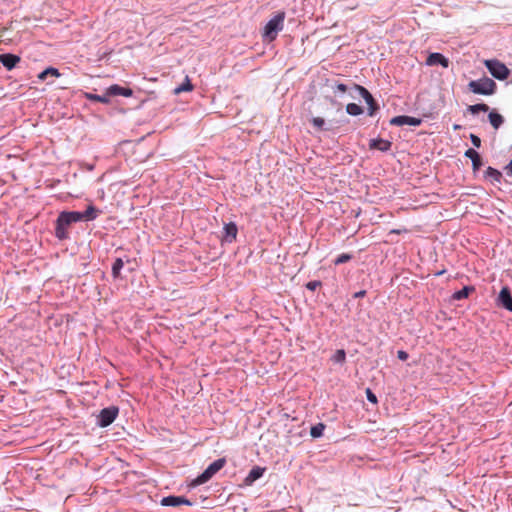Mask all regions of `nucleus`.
Wrapping results in <instances>:
<instances>
[{"instance_id":"41","label":"nucleus","mask_w":512,"mask_h":512,"mask_svg":"<svg viewBox=\"0 0 512 512\" xmlns=\"http://www.w3.org/2000/svg\"><path fill=\"white\" fill-rule=\"evenodd\" d=\"M453 129L454 130H459V129H461V125L454 124Z\"/></svg>"},{"instance_id":"31","label":"nucleus","mask_w":512,"mask_h":512,"mask_svg":"<svg viewBox=\"0 0 512 512\" xmlns=\"http://www.w3.org/2000/svg\"><path fill=\"white\" fill-rule=\"evenodd\" d=\"M352 259V255L351 254H348V253H342L340 255H338L335 259H334V264L335 265H341V264H344L348 261H350Z\"/></svg>"},{"instance_id":"34","label":"nucleus","mask_w":512,"mask_h":512,"mask_svg":"<svg viewBox=\"0 0 512 512\" xmlns=\"http://www.w3.org/2000/svg\"><path fill=\"white\" fill-rule=\"evenodd\" d=\"M366 397L370 403L376 404L378 402L377 396L369 388L366 389Z\"/></svg>"},{"instance_id":"10","label":"nucleus","mask_w":512,"mask_h":512,"mask_svg":"<svg viewBox=\"0 0 512 512\" xmlns=\"http://www.w3.org/2000/svg\"><path fill=\"white\" fill-rule=\"evenodd\" d=\"M161 505L166 507H177L180 505L191 506L192 502L184 496L169 495L161 499Z\"/></svg>"},{"instance_id":"28","label":"nucleus","mask_w":512,"mask_h":512,"mask_svg":"<svg viewBox=\"0 0 512 512\" xmlns=\"http://www.w3.org/2000/svg\"><path fill=\"white\" fill-rule=\"evenodd\" d=\"M324 429L325 425L323 423H317L311 427L310 435L312 438H319L323 435Z\"/></svg>"},{"instance_id":"7","label":"nucleus","mask_w":512,"mask_h":512,"mask_svg":"<svg viewBox=\"0 0 512 512\" xmlns=\"http://www.w3.org/2000/svg\"><path fill=\"white\" fill-rule=\"evenodd\" d=\"M119 414V408L117 406H109L103 408L97 416V425L105 428L111 425Z\"/></svg>"},{"instance_id":"27","label":"nucleus","mask_w":512,"mask_h":512,"mask_svg":"<svg viewBox=\"0 0 512 512\" xmlns=\"http://www.w3.org/2000/svg\"><path fill=\"white\" fill-rule=\"evenodd\" d=\"M192 89H193V85L191 84L190 79L188 77H186L184 83H182L181 85H179L178 87H176L174 89V93L180 94L182 92L192 91Z\"/></svg>"},{"instance_id":"12","label":"nucleus","mask_w":512,"mask_h":512,"mask_svg":"<svg viewBox=\"0 0 512 512\" xmlns=\"http://www.w3.org/2000/svg\"><path fill=\"white\" fill-rule=\"evenodd\" d=\"M426 65L434 66L441 65L444 68L449 66V60L443 54L438 52L430 53L426 59Z\"/></svg>"},{"instance_id":"21","label":"nucleus","mask_w":512,"mask_h":512,"mask_svg":"<svg viewBox=\"0 0 512 512\" xmlns=\"http://www.w3.org/2000/svg\"><path fill=\"white\" fill-rule=\"evenodd\" d=\"M485 177L491 179L492 182L501 183L502 173L499 170L489 166L486 169Z\"/></svg>"},{"instance_id":"24","label":"nucleus","mask_w":512,"mask_h":512,"mask_svg":"<svg viewBox=\"0 0 512 512\" xmlns=\"http://www.w3.org/2000/svg\"><path fill=\"white\" fill-rule=\"evenodd\" d=\"M48 76L59 77L60 72L57 68L48 67L38 74V79L44 81Z\"/></svg>"},{"instance_id":"19","label":"nucleus","mask_w":512,"mask_h":512,"mask_svg":"<svg viewBox=\"0 0 512 512\" xmlns=\"http://www.w3.org/2000/svg\"><path fill=\"white\" fill-rule=\"evenodd\" d=\"M474 291H475L474 286H464L462 289L455 291L452 294V299L456 300V301L466 299L469 296V294Z\"/></svg>"},{"instance_id":"9","label":"nucleus","mask_w":512,"mask_h":512,"mask_svg":"<svg viewBox=\"0 0 512 512\" xmlns=\"http://www.w3.org/2000/svg\"><path fill=\"white\" fill-rule=\"evenodd\" d=\"M497 305L512 312V294L507 286L502 287L497 298Z\"/></svg>"},{"instance_id":"32","label":"nucleus","mask_w":512,"mask_h":512,"mask_svg":"<svg viewBox=\"0 0 512 512\" xmlns=\"http://www.w3.org/2000/svg\"><path fill=\"white\" fill-rule=\"evenodd\" d=\"M346 359V352L343 349H339L335 352L332 357L333 362L335 363H343Z\"/></svg>"},{"instance_id":"36","label":"nucleus","mask_w":512,"mask_h":512,"mask_svg":"<svg viewBox=\"0 0 512 512\" xmlns=\"http://www.w3.org/2000/svg\"><path fill=\"white\" fill-rule=\"evenodd\" d=\"M350 91V88H348V86L344 83H338L335 88H334V92H341V93H344L346 91Z\"/></svg>"},{"instance_id":"18","label":"nucleus","mask_w":512,"mask_h":512,"mask_svg":"<svg viewBox=\"0 0 512 512\" xmlns=\"http://www.w3.org/2000/svg\"><path fill=\"white\" fill-rule=\"evenodd\" d=\"M488 120L494 129H499L504 123V117L495 109L489 111Z\"/></svg>"},{"instance_id":"30","label":"nucleus","mask_w":512,"mask_h":512,"mask_svg":"<svg viewBox=\"0 0 512 512\" xmlns=\"http://www.w3.org/2000/svg\"><path fill=\"white\" fill-rule=\"evenodd\" d=\"M66 213L73 223L84 221L83 211H66Z\"/></svg>"},{"instance_id":"11","label":"nucleus","mask_w":512,"mask_h":512,"mask_svg":"<svg viewBox=\"0 0 512 512\" xmlns=\"http://www.w3.org/2000/svg\"><path fill=\"white\" fill-rule=\"evenodd\" d=\"M21 58L12 53H3L0 54V63L7 69L12 70L16 67V65L20 62Z\"/></svg>"},{"instance_id":"13","label":"nucleus","mask_w":512,"mask_h":512,"mask_svg":"<svg viewBox=\"0 0 512 512\" xmlns=\"http://www.w3.org/2000/svg\"><path fill=\"white\" fill-rule=\"evenodd\" d=\"M223 230H224L223 240L226 243H232L233 241L236 240L237 233H238V228H237L236 223H234V222L226 223L223 227Z\"/></svg>"},{"instance_id":"6","label":"nucleus","mask_w":512,"mask_h":512,"mask_svg":"<svg viewBox=\"0 0 512 512\" xmlns=\"http://www.w3.org/2000/svg\"><path fill=\"white\" fill-rule=\"evenodd\" d=\"M484 65L489 73L497 80H506L510 75L508 67L497 59L485 60Z\"/></svg>"},{"instance_id":"17","label":"nucleus","mask_w":512,"mask_h":512,"mask_svg":"<svg viewBox=\"0 0 512 512\" xmlns=\"http://www.w3.org/2000/svg\"><path fill=\"white\" fill-rule=\"evenodd\" d=\"M265 472V468L260 466H254L248 475L246 476L244 482L246 485H252L256 480L260 479Z\"/></svg>"},{"instance_id":"16","label":"nucleus","mask_w":512,"mask_h":512,"mask_svg":"<svg viewBox=\"0 0 512 512\" xmlns=\"http://www.w3.org/2000/svg\"><path fill=\"white\" fill-rule=\"evenodd\" d=\"M464 156L471 160L473 171L479 170L483 165L480 154L473 148L467 149Z\"/></svg>"},{"instance_id":"29","label":"nucleus","mask_w":512,"mask_h":512,"mask_svg":"<svg viewBox=\"0 0 512 512\" xmlns=\"http://www.w3.org/2000/svg\"><path fill=\"white\" fill-rule=\"evenodd\" d=\"M311 123L318 131H326L328 128L325 127V120L321 117H313Z\"/></svg>"},{"instance_id":"37","label":"nucleus","mask_w":512,"mask_h":512,"mask_svg":"<svg viewBox=\"0 0 512 512\" xmlns=\"http://www.w3.org/2000/svg\"><path fill=\"white\" fill-rule=\"evenodd\" d=\"M397 357H398V359H399V360H401V361H405V360H407V359H408L409 355H408V353H407L406 351H404V350H399V351L397 352Z\"/></svg>"},{"instance_id":"33","label":"nucleus","mask_w":512,"mask_h":512,"mask_svg":"<svg viewBox=\"0 0 512 512\" xmlns=\"http://www.w3.org/2000/svg\"><path fill=\"white\" fill-rule=\"evenodd\" d=\"M321 281L319 280H313L306 283V288L310 291H315L318 287L321 286Z\"/></svg>"},{"instance_id":"2","label":"nucleus","mask_w":512,"mask_h":512,"mask_svg":"<svg viewBox=\"0 0 512 512\" xmlns=\"http://www.w3.org/2000/svg\"><path fill=\"white\" fill-rule=\"evenodd\" d=\"M468 89L474 94L490 96L495 94L497 84L493 79L484 76L477 80H471L468 83Z\"/></svg>"},{"instance_id":"15","label":"nucleus","mask_w":512,"mask_h":512,"mask_svg":"<svg viewBox=\"0 0 512 512\" xmlns=\"http://www.w3.org/2000/svg\"><path fill=\"white\" fill-rule=\"evenodd\" d=\"M392 147V142L383 138H374L369 142L370 149H377L382 152H388Z\"/></svg>"},{"instance_id":"3","label":"nucleus","mask_w":512,"mask_h":512,"mask_svg":"<svg viewBox=\"0 0 512 512\" xmlns=\"http://www.w3.org/2000/svg\"><path fill=\"white\" fill-rule=\"evenodd\" d=\"M354 93H357V95L365 100L366 104L368 105V115L371 117L375 116L377 111L380 109V106L374 99L373 95L368 91V89H366L364 86L353 84L350 87V96L352 98H356Z\"/></svg>"},{"instance_id":"42","label":"nucleus","mask_w":512,"mask_h":512,"mask_svg":"<svg viewBox=\"0 0 512 512\" xmlns=\"http://www.w3.org/2000/svg\"><path fill=\"white\" fill-rule=\"evenodd\" d=\"M444 271L437 272L436 275H442Z\"/></svg>"},{"instance_id":"39","label":"nucleus","mask_w":512,"mask_h":512,"mask_svg":"<svg viewBox=\"0 0 512 512\" xmlns=\"http://www.w3.org/2000/svg\"><path fill=\"white\" fill-rule=\"evenodd\" d=\"M365 295H366V290H360V291L354 293L353 298H355V299L362 298Z\"/></svg>"},{"instance_id":"23","label":"nucleus","mask_w":512,"mask_h":512,"mask_svg":"<svg viewBox=\"0 0 512 512\" xmlns=\"http://www.w3.org/2000/svg\"><path fill=\"white\" fill-rule=\"evenodd\" d=\"M86 97L90 101L101 102V103H105V104L109 103V101H110V95H108V89H106V92L103 95L87 93Z\"/></svg>"},{"instance_id":"20","label":"nucleus","mask_w":512,"mask_h":512,"mask_svg":"<svg viewBox=\"0 0 512 512\" xmlns=\"http://www.w3.org/2000/svg\"><path fill=\"white\" fill-rule=\"evenodd\" d=\"M101 213V210L97 209L94 205L87 206L86 210L83 211L84 221H94Z\"/></svg>"},{"instance_id":"8","label":"nucleus","mask_w":512,"mask_h":512,"mask_svg":"<svg viewBox=\"0 0 512 512\" xmlns=\"http://www.w3.org/2000/svg\"><path fill=\"white\" fill-rule=\"evenodd\" d=\"M390 124L393 126H420L422 124V119L417 117H412L408 115H399L395 116L390 120Z\"/></svg>"},{"instance_id":"4","label":"nucleus","mask_w":512,"mask_h":512,"mask_svg":"<svg viewBox=\"0 0 512 512\" xmlns=\"http://www.w3.org/2000/svg\"><path fill=\"white\" fill-rule=\"evenodd\" d=\"M226 464L225 458H218L213 461L208 467L199 474L194 480H192L190 486L196 487L208 482L218 471H220Z\"/></svg>"},{"instance_id":"40","label":"nucleus","mask_w":512,"mask_h":512,"mask_svg":"<svg viewBox=\"0 0 512 512\" xmlns=\"http://www.w3.org/2000/svg\"><path fill=\"white\" fill-rule=\"evenodd\" d=\"M390 233L400 234V233H402V231H401V230H399V229H392V230L390 231Z\"/></svg>"},{"instance_id":"26","label":"nucleus","mask_w":512,"mask_h":512,"mask_svg":"<svg viewBox=\"0 0 512 512\" xmlns=\"http://www.w3.org/2000/svg\"><path fill=\"white\" fill-rule=\"evenodd\" d=\"M346 112L351 116H359L363 113V109L356 103H349L346 105Z\"/></svg>"},{"instance_id":"1","label":"nucleus","mask_w":512,"mask_h":512,"mask_svg":"<svg viewBox=\"0 0 512 512\" xmlns=\"http://www.w3.org/2000/svg\"><path fill=\"white\" fill-rule=\"evenodd\" d=\"M285 12L280 11L274 15L264 26L263 39L273 41L277 38L278 33L284 28Z\"/></svg>"},{"instance_id":"38","label":"nucleus","mask_w":512,"mask_h":512,"mask_svg":"<svg viewBox=\"0 0 512 512\" xmlns=\"http://www.w3.org/2000/svg\"><path fill=\"white\" fill-rule=\"evenodd\" d=\"M504 170L507 174V176L512 177V159L510 162L504 167Z\"/></svg>"},{"instance_id":"22","label":"nucleus","mask_w":512,"mask_h":512,"mask_svg":"<svg viewBox=\"0 0 512 512\" xmlns=\"http://www.w3.org/2000/svg\"><path fill=\"white\" fill-rule=\"evenodd\" d=\"M124 267V261L121 258H116L112 264V277L114 279L121 278V270Z\"/></svg>"},{"instance_id":"25","label":"nucleus","mask_w":512,"mask_h":512,"mask_svg":"<svg viewBox=\"0 0 512 512\" xmlns=\"http://www.w3.org/2000/svg\"><path fill=\"white\" fill-rule=\"evenodd\" d=\"M467 111L472 114V115H476L478 114L479 112H488L489 111V106L485 103H478V104H474V105H469L468 108H467Z\"/></svg>"},{"instance_id":"14","label":"nucleus","mask_w":512,"mask_h":512,"mask_svg":"<svg viewBox=\"0 0 512 512\" xmlns=\"http://www.w3.org/2000/svg\"><path fill=\"white\" fill-rule=\"evenodd\" d=\"M108 95L111 96H123V97H131L133 95V90L129 87H122L118 84H113L108 88Z\"/></svg>"},{"instance_id":"35","label":"nucleus","mask_w":512,"mask_h":512,"mask_svg":"<svg viewBox=\"0 0 512 512\" xmlns=\"http://www.w3.org/2000/svg\"><path fill=\"white\" fill-rule=\"evenodd\" d=\"M469 138H470L471 143L473 144V146H475L476 148H480L481 147V139L477 135L470 134Z\"/></svg>"},{"instance_id":"5","label":"nucleus","mask_w":512,"mask_h":512,"mask_svg":"<svg viewBox=\"0 0 512 512\" xmlns=\"http://www.w3.org/2000/svg\"><path fill=\"white\" fill-rule=\"evenodd\" d=\"M73 224V222L70 220L69 216L67 215L66 211H61L57 219L55 221V231L54 236L59 241H64L69 239V232L68 228Z\"/></svg>"}]
</instances>
